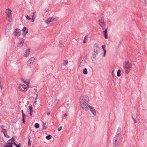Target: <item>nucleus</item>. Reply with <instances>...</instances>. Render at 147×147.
Wrapping results in <instances>:
<instances>
[{
    "instance_id": "f257e3e1",
    "label": "nucleus",
    "mask_w": 147,
    "mask_h": 147,
    "mask_svg": "<svg viewBox=\"0 0 147 147\" xmlns=\"http://www.w3.org/2000/svg\"><path fill=\"white\" fill-rule=\"evenodd\" d=\"M89 100V96L86 95L82 96L80 98L79 102L80 107L84 110L87 111L89 105L88 104Z\"/></svg>"
},
{
    "instance_id": "f03ea898",
    "label": "nucleus",
    "mask_w": 147,
    "mask_h": 147,
    "mask_svg": "<svg viewBox=\"0 0 147 147\" xmlns=\"http://www.w3.org/2000/svg\"><path fill=\"white\" fill-rule=\"evenodd\" d=\"M104 15L102 13H101L100 16V18L98 20V24L102 28L103 30H104L102 33L104 35L105 39H107V29L106 28V24L104 22L105 20Z\"/></svg>"
},
{
    "instance_id": "7ed1b4c3",
    "label": "nucleus",
    "mask_w": 147,
    "mask_h": 147,
    "mask_svg": "<svg viewBox=\"0 0 147 147\" xmlns=\"http://www.w3.org/2000/svg\"><path fill=\"white\" fill-rule=\"evenodd\" d=\"M132 66L131 63L128 61H126L123 63V67L126 74H128L130 72L132 68Z\"/></svg>"
},
{
    "instance_id": "20e7f679",
    "label": "nucleus",
    "mask_w": 147,
    "mask_h": 147,
    "mask_svg": "<svg viewBox=\"0 0 147 147\" xmlns=\"http://www.w3.org/2000/svg\"><path fill=\"white\" fill-rule=\"evenodd\" d=\"M11 12V10L9 8L6 9L5 11L7 18V20L9 22H11L12 20Z\"/></svg>"
},
{
    "instance_id": "39448f33",
    "label": "nucleus",
    "mask_w": 147,
    "mask_h": 147,
    "mask_svg": "<svg viewBox=\"0 0 147 147\" xmlns=\"http://www.w3.org/2000/svg\"><path fill=\"white\" fill-rule=\"evenodd\" d=\"M29 87V86H28L23 84H20L18 88L20 91L25 92L27 90V88Z\"/></svg>"
},
{
    "instance_id": "423d86ee",
    "label": "nucleus",
    "mask_w": 147,
    "mask_h": 147,
    "mask_svg": "<svg viewBox=\"0 0 147 147\" xmlns=\"http://www.w3.org/2000/svg\"><path fill=\"white\" fill-rule=\"evenodd\" d=\"M59 19V18L57 17H51L49 18L45 22L47 24H49L50 22L57 20Z\"/></svg>"
},
{
    "instance_id": "0eeeda50",
    "label": "nucleus",
    "mask_w": 147,
    "mask_h": 147,
    "mask_svg": "<svg viewBox=\"0 0 147 147\" xmlns=\"http://www.w3.org/2000/svg\"><path fill=\"white\" fill-rule=\"evenodd\" d=\"M88 109L87 110L88 111L89 110V109H90L91 112L93 113L94 116H95L96 115V111L95 109H94V107L92 106H90L89 105L88 106Z\"/></svg>"
},
{
    "instance_id": "6e6552de",
    "label": "nucleus",
    "mask_w": 147,
    "mask_h": 147,
    "mask_svg": "<svg viewBox=\"0 0 147 147\" xmlns=\"http://www.w3.org/2000/svg\"><path fill=\"white\" fill-rule=\"evenodd\" d=\"M94 52L95 54H97L99 50V48L97 44H95L94 45Z\"/></svg>"
},
{
    "instance_id": "1a4fd4ad",
    "label": "nucleus",
    "mask_w": 147,
    "mask_h": 147,
    "mask_svg": "<svg viewBox=\"0 0 147 147\" xmlns=\"http://www.w3.org/2000/svg\"><path fill=\"white\" fill-rule=\"evenodd\" d=\"M35 60V58L34 57H32L30 58L27 62V65L30 66L32 65Z\"/></svg>"
},
{
    "instance_id": "9d476101",
    "label": "nucleus",
    "mask_w": 147,
    "mask_h": 147,
    "mask_svg": "<svg viewBox=\"0 0 147 147\" xmlns=\"http://www.w3.org/2000/svg\"><path fill=\"white\" fill-rule=\"evenodd\" d=\"M25 40V39L22 38L20 40V43L18 45V46L19 47H21L23 45Z\"/></svg>"
},
{
    "instance_id": "9b49d317",
    "label": "nucleus",
    "mask_w": 147,
    "mask_h": 147,
    "mask_svg": "<svg viewBox=\"0 0 147 147\" xmlns=\"http://www.w3.org/2000/svg\"><path fill=\"white\" fill-rule=\"evenodd\" d=\"M14 138H13L9 140L7 142V143L10 146H12V144L14 143Z\"/></svg>"
},
{
    "instance_id": "f8f14e48",
    "label": "nucleus",
    "mask_w": 147,
    "mask_h": 147,
    "mask_svg": "<svg viewBox=\"0 0 147 147\" xmlns=\"http://www.w3.org/2000/svg\"><path fill=\"white\" fill-rule=\"evenodd\" d=\"M30 54V49L27 50L25 52L24 55V57H28Z\"/></svg>"
},
{
    "instance_id": "ddd939ff",
    "label": "nucleus",
    "mask_w": 147,
    "mask_h": 147,
    "mask_svg": "<svg viewBox=\"0 0 147 147\" xmlns=\"http://www.w3.org/2000/svg\"><path fill=\"white\" fill-rule=\"evenodd\" d=\"M120 136L119 134H117L114 139V141H119L120 138Z\"/></svg>"
},
{
    "instance_id": "4468645a",
    "label": "nucleus",
    "mask_w": 147,
    "mask_h": 147,
    "mask_svg": "<svg viewBox=\"0 0 147 147\" xmlns=\"http://www.w3.org/2000/svg\"><path fill=\"white\" fill-rule=\"evenodd\" d=\"M21 80L22 82L23 83H24V84H26V85H27L28 86H29L30 83L29 82L25 80L24 79L22 78L21 79Z\"/></svg>"
},
{
    "instance_id": "2eb2a0df",
    "label": "nucleus",
    "mask_w": 147,
    "mask_h": 147,
    "mask_svg": "<svg viewBox=\"0 0 147 147\" xmlns=\"http://www.w3.org/2000/svg\"><path fill=\"white\" fill-rule=\"evenodd\" d=\"M29 109L30 111V115L31 116L32 115V113L33 112V108L31 106H29Z\"/></svg>"
},
{
    "instance_id": "dca6fc26",
    "label": "nucleus",
    "mask_w": 147,
    "mask_h": 147,
    "mask_svg": "<svg viewBox=\"0 0 147 147\" xmlns=\"http://www.w3.org/2000/svg\"><path fill=\"white\" fill-rule=\"evenodd\" d=\"M25 115L24 113L22 114V119L23 121V123H25Z\"/></svg>"
},
{
    "instance_id": "f3484780",
    "label": "nucleus",
    "mask_w": 147,
    "mask_h": 147,
    "mask_svg": "<svg viewBox=\"0 0 147 147\" xmlns=\"http://www.w3.org/2000/svg\"><path fill=\"white\" fill-rule=\"evenodd\" d=\"M102 49L104 51V55L103 56L105 57V54L106 53V50L105 49V45H103L102 46Z\"/></svg>"
},
{
    "instance_id": "a211bd4d",
    "label": "nucleus",
    "mask_w": 147,
    "mask_h": 147,
    "mask_svg": "<svg viewBox=\"0 0 147 147\" xmlns=\"http://www.w3.org/2000/svg\"><path fill=\"white\" fill-rule=\"evenodd\" d=\"M86 64V63L85 61H82V62L81 63L80 65H81L82 66H85Z\"/></svg>"
},
{
    "instance_id": "6ab92c4d",
    "label": "nucleus",
    "mask_w": 147,
    "mask_h": 147,
    "mask_svg": "<svg viewBox=\"0 0 147 147\" xmlns=\"http://www.w3.org/2000/svg\"><path fill=\"white\" fill-rule=\"evenodd\" d=\"M1 132L4 134V136H5V134H6V133L7 132V131L6 129H2Z\"/></svg>"
},
{
    "instance_id": "aec40b11",
    "label": "nucleus",
    "mask_w": 147,
    "mask_h": 147,
    "mask_svg": "<svg viewBox=\"0 0 147 147\" xmlns=\"http://www.w3.org/2000/svg\"><path fill=\"white\" fill-rule=\"evenodd\" d=\"M20 30L18 28H16L15 30L14 31V33H19L20 32Z\"/></svg>"
},
{
    "instance_id": "412c9836",
    "label": "nucleus",
    "mask_w": 147,
    "mask_h": 147,
    "mask_svg": "<svg viewBox=\"0 0 147 147\" xmlns=\"http://www.w3.org/2000/svg\"><path fill=\"white\" fill-rule=\"evenodd\" d=\"M87 38H88V36L87 35L85 36L84 38V41H83V43H85L86 42V41L87 40Z\"/></svg>"
},
{
    "instance_id": "4be33fe9",
    "label": "nucleus",
    "mask_w": 147,
    "mask_h": 147,
    "mask_svg": "<svg viewBox=\"0 0 147 147\" xmlns=\"http://www.w3.org/2000/svg\"><path fill=\"white\" fill-rule=\"evenodd\" d=\"M121 71L120 69H118L117 71V75L119 77L121 76Z\"/></svg>"
},
{
    "instance_id": "5701e85b",
    "label": "nucleus",
    "mask_w": 147,
    "mask_h": 147,
    "mask_svg": "<svg viewBox=\"0 0 147 147\" xmlns=\"http://www.w3.org/2000/svg\"><path fill=\"white\" fill-rule=\"evenodd\" d=\"M83 72L85 74H88L87 69L86 68H84L83 69Z\"/></svg>"
},
{
    "instance_id": "b1692460",
    "label": "nucleus",
    "mask_w": 147,
    "mask_h": 147,
    "mask_svg": "<svg viewBox=\"0 0 147 147\" xmlns=\"http://www.w3.org/2000/svg\"><path fill=\"white\" fill-rule=\"evenodd\" d=\"M68 63V61L67 60H65L63 61V65H65Z\"/></svg>"
},
{
    "instance_id": "393cba45",
    "label": "nucleus",
    "mask_w": 147,
    "mask_h": 147,
    "mask_svg": "<svg viewBox=\"0 0 147 147\" xmlns=\"http://www.w3.org/2000/svg\"><path fill=\"white\" fill-rule=\"evenodd\" d=\"M119 142L118 141H114L113 142V144L115 145L118 146L119 144Z\"/></svg>"
},
{
    "instance_id": "a878e982",
    "label": "nucleus",
    "mask_w": 147,
    "mask_h": 147,
    "mask_svg": "<svg viewBox=\"0 0 147 147\" xmlns=\"http://www.w3.org/2000/svg\"><path fill=\"white\" fill-rule=\"evenodd\" d=\"M28 146H30L31 145V141L29 137L28 138Z\"/></svg>"
},
{
    "instance_id": "bb28decb",
    "label": "nucleus",
    "mask_w": 147,
    "mask_h": 147,
    "mask_svg": "<svg viewBox=\"0 0 147 147\" xmlns=\"http://www.w3.org/2000/svg\"><path fill=\"white\" fill-rule=\"evenodd\" d=\"M51 136L50 135H49L46 136V138L47 140H50L51 138Z\"/></svg>"
},
{
    "instance_id": "cd10ccee",
    "label": "nucleus",
    "mask_w": 147,
    "mask_h": 147,
    "mask_svg": "<svg viewBox=\"0 0 147 147\" xmlns=\"http://www.w3.org/2000/svg\"><path fill=\"white\" fill-rule=\"evenodd\" d=\"M27 30H28V29H27L25 27H24L22 30V31L24 32H26Z\"/></svg>"
},
{
    "instance_id": "c85d7f7f",
    "label": "nucleus",
    "mask_w": 147,
    "mask_h": 147,
    "mask_svg": "<svg viewBox=\"0 0 147 147\" xmlns=\"http://www.w3.org/2000/svg\"><path fill=\"white\" fill-rule=\"evenodd\" d=\"M35 127L36 128H38L39 127V125L38 123H36L35 124Z\"/></svg>"
},
{
    "instance_id": "c756f323",
    "label": "nucleus",
    "mask_w": 147,
    "mask_h": 147,
    "mask_svg": "<svg viewBox=\"0 0 147 147\" xmlns=\"http://www.w3.org/2000/svg\"><path fill=\"white\" fill-rule=\"evenodd\" d=\"M36 17V12H35L33 13V16H32V18H35Z\"/></svg>"
},
{
    "instance_id": "7c9ffc66",
    "label": "nucleus",
    "mask_w": 147,
    "mask_h": 147,
    "mask_svg": "<svg viewBox=\"0 0 147 147\" xmlns=\"http://www.w3.org/2000/svg\"><path fill=\"white\" fill-rule=\"evenodd\" d=\"M47 127V126L46 125V124L43 123V129H45Z\"/></svg>"
},
{
    "instance_id": "2f4dec72",
    "label": "nucleus",
    "mask_w": 147,
    "mask_h": 147,
    "mask_svg": "<svg viewBox=\"0 0 147 147\" xmlns=\"http://www.w3.org/2000/svg\"><path fill=\"white\" fill-rule=\"evenodd\" d=\"M4 147H12V146H10L9 144L7 143V144Z\"/></svg>"
},
{
    "instance_id": "473e14b6",
    "label": "nucleus",
    "mask_w": 147,
    "mask_h": 147,
    "mask_svg": "<svg viewBox=\"0 0 147 147\" xmlns=\"http://www.w3.org/2000/svg\"><path fill=\"white\" fill-rule=\"evenodd\" d=\"M28 32V30H27L26 31V32H24L23 34V35L24 36H25L26 34Z\"/></svg>"
},
{
    "instance_id": "72a5a7b5",
    "label": "nucleus",
    "mask_w": 147,
    "mask_h": 147,
    "mask_svg": "<svg viewBox=\"0 0 147 147\" xmlns=\"http://www.w3.org/2000/svg\"><path fill=\"white\" fill-rule=\"evenodd\" d=\"M62 43V40H60L59 41V47H60V46L61 45Z\"/></svg>"
},
{
    "instance_id": "f704fd0d",
    "label": "nucleus",
    "mask_w": 147,
    "mask_h": 147,
    "mask_svg": "<svg viewBox=\"0 0 147 147\" xmlns=\"http://www.w3.org/2000/svg\"><path fill=\"white\" fill-rule=\"evenodd\" d=\"M15 35L18 36H19L20 35V32L19 33H15Z\"/></svg>"
},
{
    "instance_id": "c9c22d12",
    "label": "nucleus",
    "mask_w": 147,
    "mask_h": 147,
    "mask_svg": "<svg viewBox=\"0 0 147 147\" xmlns=\"http://www.w3.org/2000/svg\"><path fill=\"white\" fill-rule=\"evenodd\" d=\"M2 81V79H1V78L0 77V87H1V84Z\"/></svg>"
},
{
    "instance_id": "e433bc0d",
    "label": "nucleus",
    "mask_w": 147,
    "mask_h": 147,
    "mask_svg": "<svg viewBox=\"0 0 147 147\" xmlns=\"http://www.w3.org/2000/svg\"><path fill=\"white\" fill-rule=\"evenodd\" d=\"M62 126H61V127H59L58 129V131H60V130H61L62 129Z\"/></svg>"
},
{
    "instance_id": "4c0bfd02",
    "label": "nucleus",
    "mask_w": 147,
    "mask_h": 147,
    "mask_svg": "<svg viewBox=\"0 0 147 147\" xmlns=\"http://www.w3.org/2000/svg\"><path fill=\"white\" fill-rule=\"evenodd\" d=\"M26 18L28 20H30L31 19V18H30L28 16H26Z\"/></svg>"
},
{
    "instance_id": "58836bf2",
    "label": "nucleus",
    "mask_w": 147,
    "mask_h": 147,
    "mask_svg": "<svg viewBox=\"0 0 147 147\" xmlns=\"http://www.w3.org/2000/svg\"><path fill=\"white\" fill-rule=\"evenodd\" d=\"M4 126H3V125H1V129H4Z\"/></svg>"
},
{
    "instance_id": "ea45409f",
    "label": "nucleus",
    "mask_w": 147,
    "mask_h": 147,
    "mask_svg": "<svg viewBox=\"0 0 147 147\" xmlns=\"http://www.w3.org/2000/svg\"><path fill=\"white\" fill-rule=\"evenodd\" d=\"M132 118H133V119L134 120V123H136V120L133 117H132Z\"/></svg>"
},
{
    "instance_id": "a19ab883",
    "label": "nucleus",
    "mask_w": 147,
    "mask_h": 147,
    "mask_svg": "<svg viewBox=\"0 0 147 147\" xmlns=\"http://www.w3.org/2000/svg\"><path fill=\"white\" fill-rule=\"evenodd\" d=\"M35 18H32L31 19V21L32 22H34V20Z\"/></svg>"
},
{
    "instance_id": "79ce46f5",
    "label": "nucleus",
    "mask_w": 147,
    "mask_h": 147,
    "mask_svg": "<svg viewBox=\"0 0 147 147\" xmlns=\"http://www.w3.org/2000/svg\"><path fill=\"white\" fill-rule=\"evenodd\" d=\"M36 98H35V99L34 102V103L35 104H36Z\"/></svg>"
},
{
    "instance_id": "37998d69",
    "label": "nucleus",
    "mask_w": 147,
    "mask_h": 147,
    "mask_svg": "<svg viewBox=\"0 0 147 147\" xmlns=\"http://www.w3.org/2000/svg\"><path fill=\"white\" fill-rule=\"evenodd\" d=\"M5 137H7V138H8L9 137V136L7 135L6 133V134H5Z\"/></svg>"
},
{
    "instance_id": "c03bdc74",
    "label": "nucleus",
    "mask_w": 147,
    "mask_h": 147,
    "mask_svg": "<svg viewBox=\"0 0 147 147\" xmlns=\"http://www.w3.org/2000/svg\"><path fill=\"white\" fill-rule=\"evenodd\" d=\"M13 143L17 147L18 146V145L16 144V143H14H14Z\"/></svg>"
},
{
    "instance_id": "a18cd8bd",
    "label": "nucleus",
    "mask_w": 147,
    "mask_h": 147,
    "mask_svg": "<svg viewBox=\"0 0 147 147\" xmlns=\"http://www.w3.org/2000/svg\"><path fill=\"white\" fill-rule=\"evenodd\" d=\"M113 147H118V146L113 145Z\"/></svg>"
},
{
    "instance_id": "49530a36",
    "label": "nucleus",
    "mask_w": 147,
    "mask_h": 147,
    "mask_svg": "<svg viewBox=\"0 0 147 147\" xmlns=\"http://www.w3.org/2000/svg\"><path fill=\"white\" fill-rule=\"evenodd\" d=\"M50 114V112H47V115H49Z\"/></svg>"
},
{
    "instance_id": "de8ad7c7",
    "label": "nucleus",
    "mask_w": 147,
    "mask_h": 147,
    "mask_svg": "<svg viewBox=\"0 0 147 147\" xmlns=\"http://www.w3.org/2000/svg\"><path fill=\"white\" fill-rule=\"evenodd\" d=\"M64 115V116H65V117H66L67 116V114H66V113H65Z\"/></svg>"
},
{
    "instance_id": "09e8293b",
    "label": "nucleus",
    "mask_w": 147,
    "mask_h": 147,
    "mask_svg": "<svg viewBox=\"0 0 147 147\" xmlns=\"http://www.w3.org/2000/svg\"><path fill=\"white\" fill-rule=\"evenodd\" d=\"M69 105H70V104H69V103H67V107L69 106Z\"/></svg>"
},
{
    "instance_id": "8fccbe9b",
    "label": "nucleus",
    "mask_w": 147,
    "mask_h": 147,
    "mask_svg": "<svg viewBox=\"0 0 147 147\" xmlns=\"http://www.w3.org/2000/svg\"><path fill=\"white\" fill-rule=\"evenodd\" d=\"M121 129H118V131H121Z\"/></svg>"
},
{
    "instance_id": "3c124183",
    "label": "nucleus",
    "mask_w": 147,
    "mask_h": 147,
    "mask_svg": "<svg viewBox=\"0 0 147 147\" xmlns=\"http://www.w3.org/2000/svg\"><path fill=\"white\" fill-rule=\"evenodd\" d=\"M38 94H37L36 95V97L35 98H36V99L38 97Z\"/></svg>"
},
{
    "instance_id": "603ef678",
    "label": "nucleus",
    "mask_w": 147,
    "mask_h": 147,
    "mask_svg": "<svg viewBox=\"0 0 147 147\" xmlns=\"http://www.w3.org/2000/svg\"><path fill=\"white\" fill-rule=\"evenodd\" d=\"M113 71H112V75L113 76H114V74H113Z\"/></svg>"
},
{
    "instance_id": "864d4df0",
    "label": "nucleus",
    "mask_w": 147,
    "mask_h": 147,
    "mask_svg": "<svg viewBox=\"0 0 147 147\" xmlns=\"http://www.w3.org/2000/svg\"><path fill=\"white\" fill-rule=\"evenodd\" d=\"M21 112H22V114H23V113H24V111H23V110H22V111H21Z\"/></svg>"
},
{
    "instance_id": "5fc2aeb1",
    "label": "nucleus",
    "mask_w": 147,
    "mask_h": 147,
    "mask_svg": "<svg viewBox=\"0 0 147 147\" xmlns=\"http://www.w3.org/2000/svg\"><path fill=\"white\" fill-rule=\"evenodd\" d=\"M17 147H21V146H19V145H18Z\"/></svg>"
}]
</instances>
